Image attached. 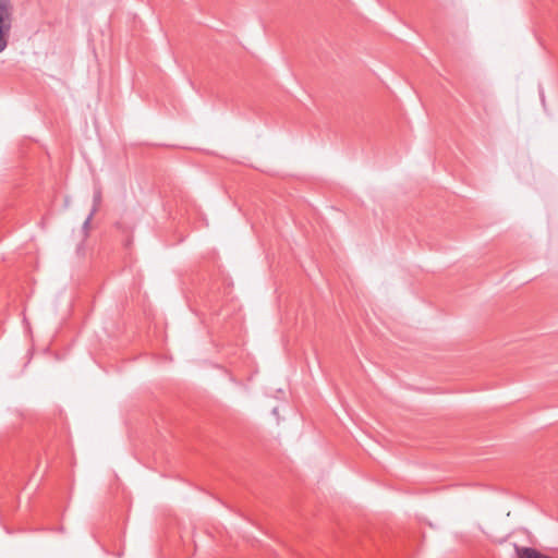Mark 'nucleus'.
<instances>
[{"instance_id": "f257e3e1", "label": "nucleus", "mask_w": 558, "mask_h": 558, "mask_svg": "<svg viewBox=\"0 0 558 558\" xmlns=\"http://www.w3.org/2000/svg\"><path fill=\"white\" fill-rule=\"evenodd\" d=\"M12 27V8L9 0H0V52L8 46Z\"/></svg>"}, {"instance_id": "f03ea898", "label": "nucleus", "mask_w": 558, "mask_h": 558, "mask_svg": "<svg viewBox=\"0 0 558 558\" xmlns=\"http://www.w3.org/2000/svg\"><path fill=\"white\" fill-rule=\"evenodd\" d=\"M101 197H102L101 189L99 186L95 187L94 195H93V208L83 223V229L87 230L89 228V223L101 204Z\"/></svg>"}]
</instances>
